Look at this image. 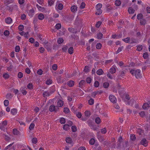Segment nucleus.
Returning a JSON list of instances; mask_svg holds the SVG:
<instances>
[{"label":"nucleus","instance_id":"nucleus-23","mask_svg":"<svg viewBox=\"0 0 150 150\" xmlns=\"http://www.w3.org/2000/svg\"><path fill=\"white\" fill-rule=\"evenodd\" d=\"M13 133L14 135H17L19 133V131L16 129H14L13 130Z\"/></svg>","mask_w":150,"mask_h":150},{"label":"nucleus","instance_id":"nucleus-29","mask_svg":"<svg viewBox=\"0 0 150 150\" xmlns=\"http://www.w3.org/2000/svg\"><path fill=\"white\" fill-rule=\"evenodd\" d=\"M88 103L89 105H92L94 103V100L93 98H90L88 100Z\"/></svg>","mask_w":150,"mask_h":150},{"label":"nucleus","instance_id":"nucleus-41","mask_svg":"<svg viewBox=\"0 0 150 150\" xmlns=\"http://www.w3.org/2000/svg\"><path fill=\"white\" fill-rule=\"evenodd\" d=\"M103 36V34L102 33H100L98 34L97 38L98 39H101L102 38Z\"/></svg>","mask_w":150,"mask_h":150},{"label":"nucleus","instance_id":"nucleus-26","mask_svg":"<svg viewBox=\"0 0 150 150\" xmlns=\"http://www.w3.org/2000/svg\"><path fill=\"white\" fill-rule=\"evenodd\" d=\"M66 122V121L64 118H61L60 119V122L62 124H64Z\"/></svg>","mask_w":150,"mask_h":150},{"label":"nucleus","instance_id":"nucleus-58","mask_svg":"<svg viewBox=\"0 0 150 150\" xmlns=\"http://www.w3.org/2000/svg\"><path fill=\"white\" fill-rule=\"evenodd\" d=\"M18 29L20 31H22L24 29L23 26L22 25H20L18 27Z\"/></svg>","mask_w":150,"mask_h":150},{"label":"nucleus","instance_id":"nucleus-54","mask_svg":"<svg viewBox=\"0 0 150 150\" xmlns=\"http://www.w3.org/2000/svg\"><path fill=\"white\" fill-rule=\"evenodd\" d=\"M33 86L32 84L30 83L27 85V88L29 89H32L33 88Z\"/></svg>","mask_w":150,"mask_h":150},{"label":"nucleus","instance_id":"nucleus-3","mask_svg":"<svg viewBox=\"0 0 150 150\" xmlns=\"http://www.w3.org/2000/svg\"><path fill=\"white\" fill-rule=\"evenodd\" d=\"M110 101L112 103H115L117 102V99L113 95H110L109 97Z\"/></svg>","mask_w":150,"mask_h":150},{"label":"nucleus","instance_id":"nucleus-18","mask_svg":"<svg viewBox=\"0 0 150 150\" xmlns=\"http://www.w3.org/2000/svg\"><path fill=\"white\" fill-rule=\"evenodd\" d=\"M70 126L68 125L67 124H65L64 125L63 129L67 131L69 129V127Z\"/></svg>","mask_w":150,"mask_h":150},{"label":"nucleus","instance_id":"nucleus-5","mask_svg":"<svg viewBox=\"0 0 150 150\" xmlns=\"http://www.w3.org/2000/svg\"><path fill=\"white\" fill-rule=\"evenodd\" d=\"M7 121H4L2 123H0V128L2 129L7 125Z\"/></svg>","mask_w":150,"mask_h":150},{"label":"nucleus","instance_id":"nucleus-25","mask_svg":"<svg viewBox=\"0 0 150 150\" xmlns=\"http://www.w3.org/2000/svg\"><path fill=\"white\" fill-rule=\"evenodd\" d=\"M68 52L70 54H72L73 52V48L72 47H71L68 49Z\"/></svg>","mask_w":150,"mask_h":150},{"label":"nucleus","instance_id":"nucleus-30","mask_svg":"<svg viewBox=\"0 0 150 150\" xmlns=\"http://www.w3.org/2000/svg\"><path fill=\"white\" fill-rule=\"evenodd\" d=\"M64 41V40L63 38H59L57 40V42L59 44L62 43Z\"/></svg>","mask_w":150,"mask_h":150},{"label":"nucleus","instance_id":"nucleus-8","mask_svg":"<svg viewBox=\"0 0 150 150\" xmlns=\"http://www.w3.org/2000/svg\"><path fill=\"white\" fill-rule=\"evenodd\" d=\"M64 102L62 100H59L57 102V105L59 107H61L63 106Z\"/></svg>","mask_w":150,"mask_h":150},{"label":"nucleus","instance_id":"nucleus-9","mask_svg":"<svg viewBox=\"0 0 150 150\" xmlns=\"http://www.w3.org/2000/svg\"><path fill=\"white\" fill-rule=\"evenodd\" d=\"M5 21L6 23L9 24L12 23V19L11 18L8 17L5 19Z\"/></svg>","mask_w":150,"mask_h":150},{"label":"nucleus","instance_id":"nucleus-46","mask_svg":"<svg viewBox=\"0 0 150 150\" xmlns=\"http://www.w3.org/2000/svg\"><path fill=\"white\" fill-rule=\"evenodd\" d=\"M20 50V47L19 46H16L15 48V51L16 52H18Z\"/></svg>","mask_w":150,"mask_h":150},{"label":"nucleus","instance_id":"nucleus-28","mask_svg":"<svg viewBox=\"0 0 150 150\" xmlns=\"http://www.w3.org/2000/svg\"><path fill=\"white\" fill-rule=\"evenodd\" d=\"M85 83V81L83 80H81L79 83V87H81Z\"/></svg>","mask_w":150,"mask_h":150},{"label":"nucleus","instance_id":"nucleus-27","mask_svg":"<svg viewBox=\"0 0 150 150\" xmlns=\"http://www.w3.org/2000/svg\"><path fill=\"white\" fill-rule=\"evenodd\" d=\"M115 4L116 6H118L121 4V2L119 0H116L115 1Z\"/></svg>","mask_w":150,"mask_h":150},{"label":"nucleus","instance_id":"nucleus-52","mask_svg":"<svg viewBox=\"0 0 150 150\" xmlns=\"http://www.w3.org/2000/svg\"><path fill=\"white\" fill-rule=\"evenodd\" d=\"M101 133L103 134H105L107 132L106 129L105 128H104L101 129Z\"/></svg>","mask_w":150,"mask_h":150},{"label":"nucleus","instance_id":"nucleus-11","mask_svg":"<svg viewBox=\"0 0 150 150\" xmlns=\"http://www.w3.org/2000/svg\"><path fill=\"white\" fill-rule=\"evenodd\" d=\"M67 85L69 87L73 86L74 84V81L71 80L67 82Z\"/></svg>","mask_w":150,"mask_h":150},{"label":"nucleus","instance_id":"nucleus-62","mask_svg":"<svg viewBox=\"0 0 150 150\" xmlns=\"http://www.w3.org/2000/svg\"><path fill=\"white\" fill-rule=\"evenodd\" d=\"M101 24V22L98 21L96 24V26L97 28H99Z\"/></svg>","mask_w":150,"mask_h":150},{"label":"nucleus","instance_id":"nucleus-38","mask_svg":"<svg viewBox=\"0 0 150 150\" xmlns=\"http://www.w3.org/2000/svg\"><path fill=\"white\" fill-rule=\"evenodd\" d=\"M52 82V80L51 79L47 80L46 81V83L47 85H50Z\"/></svg>","mask_w":150,"mask_h":150},{"label":"nucleus","instance_id":"nucleus-22","mask_svg":"<svg viewBox=\"0 0 150 150\" xmlns=\"http://www.w3.org/2000/svg\"><path fill=\"white\" fill-rule=\"evenodd\" d=\"M116 69L114 67H112L110 69V72L112 74L115 73L116 71Z\"/></svg>","mask_w":150,"mask_h":150},{"label":"nucleus","instance_id":"nucleus-13","mask_svg":"<svg viewBox=\"0 0 150 150\" xmlns=\"http://www.w3.org/2000/svg\"><path fill=\"white\" fill-rule=\"evenodd\" d=\"M150 106V103H144L142 106V107L144 109H147L148 107Z\"/></svg>","mask_w":150,"mask_h":150},{"label":"nucleus","instance_id":"nucleus-34","mask_svg":"<svg viewBox=\"0 0 150 150\" xmlns=\"http://www.w3.org/2000/svg\"><path fill=\"white\" fill-rule=\"evenodd\" d=\"M142 49V46L141 45H139L137 46V50L138 51H140Z\"/></svg>","mask_w":150,"mask_h":150},{"label":"nucleus","instance_id":"nucleus-20","mask_svg":"<svg viewBox=\"0 0 150 150\" xmlns=\"http://www.w3.org/2000/svg\"><path fill=\"white\" fill-rule=\"evenodd\" d=\"M66 141L67 143L69 144H71L72 142L71 139L70 137L67 138Z\"/></svg>","mask_w":150,"mask_h":150},{"label":"nucleus","instance_id":"nucleus-16","mask_svg":"<svg viewBox=\"0 0 150 150\" xmlns=\"http://www.w3.org/2000/svg\"><path fill=\"white\" fill-rule=\"evenodd\" d=\"M38 19L40 20H42L44 18V16L42 13H40L38 16Z\"/></svg>","mask_w":150,"mask_h":150},{"label":"nucleus","instance_id":"nucleus-42","mask_svg":"<svg viewBox=\"0 0 150 150\" xmlns=\"http://www.w3.org/2000/svg\"><path fill=\"white\" fill-rule=\"evenodd\" d=\"M85 115L86 117H88L90 115V113L89 111H86L84 112Z\"/></svg>","mask_w":150,"mask_h":150},{"label":"nucleus","instance_id":"nucleus-44","mask_svg":"<svg viewBox=\"0 0 150 150\" xmlns=\"http://www.w3.org/2000/svg\"><path fill=\"white\" fill-rule=\"evenodd\" d=\"M142 15L141 13L138 14L137 16V19L139 20L140 19L141 20V19H142Z\"/></svg>","mask_w":150,"mask_h":150},{"label":"nucleus","instance_id":"nucleus-59","mask_svg":"<svg viewBox=\"0 0 150 150\" xmlns=\"http://www.w3.org/2000/svg\"><path fill=\"white\" fill-rule=\"evenodd\" d=\"M9 104L8 101L7 100H5L4 101V104L6 106H8Z\"/></svg>","mask_w":150,"mask_h":150},{"label":"nucleus","instance_id":"nucleus-21","mask_svg":"<svg viewBox=\"0 0 150 150\" xmlns=\"http://www.w3.org/2000/svg\"><path fill=\"white\" fill-rule=\"evenodd\" d=\"M140 23L142 25H144L146 23V22L145 20L142 19L141 20Z\"/></svg>","mask_w":150,"mask_h":150},{"label":"nucleus","instance_id":"nucleus-35","mask_svg":"<svg viewBox=\"0 0 150 150\" xmlns=\"http://www.w3.org/2000/svg\"><path fill=\"white\" fill-rule=\"evenodd\" d=\"M149 57V55L147 52L143 54V57L144 59H147Z\"/></svg>","mask_w":150,"mask_h":150},{"label":"nucleus","instance_id":"nucleus-53","mask_svg":"<svg viewBox=\"0 0 150 150\" xmlns=\"http://www.w3.org/2000/svg\"><path fill=\"white\" fill-rule=\"evenodd\" d=\"M61 25L59 23L55 25V28L57 29H59L61 28Z\"/></svg>","mask_w":150,"mask_h":150},{"label":"nucleus","instance_id":"nucleus-55","mask_svg":"<svg viewBox=\"0 0 150 150\" xmlns=\"http://www.w3.org/2000/svg\"><path fill=\"white\" fill-rule=\"evenodd\" d=\"M35 125L33 123H31L29 127V129L30 130H32L34 128Z\"/></svg>","mask_w":150,"mask_h":150},{"label":"nucleus","instance_id":"nucleus-45","mask_svg":"<svg viewBox=\"0 0 150 150\" xmlns=\"http://www.w3.org/2000/svg\"><path fill=\"white\" fill-rule=\"evenodd\" d=\"M109 85V83L108 82H105L103 83V86L105 88H108Z\"/></svg>","mask_w":150,"mask_h":150},{"label":"nucleus","instance_id":"nucleus-17","mask_svg":"<svg viewBox=\"0 0 150 150\" xmlns=\"http://www.w3.org/2000/svg\"><path fill=\"white\" fill-rule=\"evenodd\" d=\"M103 71L101 69H99L96 71L97 74L99 75H101L103 74Z\"/></svg>","mask_w":150,"mask_h":150},{"label":"nucleus","instance_id":"nucleus-4","mask_svg":"<svg viewBox=\"0 0 150 150\" xmlns=\"http://www.w3.org/2000/svg\"><path fill=\"white\" fill-rule=\"evenodd\" d=\"M123 40L126 43H132L135 42L132 38L130 39L129 38L127 37L123 39Z\"/></svg>","mask_w":150,"mask_h":150},{"label":"nucleus","instance_id":"nucleus-43","mask_svg":"<svg viewBox=\"0 0 150 150\" xmlns=\"http://www.w3.org/2000/svg\"><path fill=\"white\" fill-rule=\"evenodd\" d=\"M101 44L100 43H97L96 45V48L97 49H100L101 47Z\"/></svg>","mask_w":150,"mask_h":150},{"label":"nucleus","instance_id":"nucleus-12","mask_svg":"<svg viewBox=\"0 0 150 150\" xmlns=\"http://www.w3.org/2000/svg\"><path fill=\"white\" fill-rule=\"evenodd\" d=\"M71 10L72 12H75L77 10V7L75 5L71 7Z\"/></svg>","mask_w":150,"mask_h":150},{"label":"nucleus","instance_id":"nucleus-50","mask_svg":"<svg viewBox=\"0 0 150 150\" xmlns=\"http://www.w3.org/2000/svg\"><path fill=\"white\" fill-rule=\"evenodd\" d=\"M122 49H123L122 47H120L116 51V54H117L118 53L120 52H121L122 51Z\"/></svg>","mask_w":150,"mask_h":150},{"label":"nucleus","instance_id":"nucleus-51","mask_svg":"<svg viewBox=\"0 0 150 150\" xmlns=\"http://www.w3.org/2000/svg\"><path fill=\"white\" fill-rule=\"evenodd\" d=\"M42 70L40 69L38 70L37 73L39 75H41L42 74Z\"/></svg>","mask_w":150,"mask_h":150},{"label":"nucleus","instance_id":"nucleus-1","mask_svg":"<svg viewBox=\"0 0 150 150\" xmlns=\"http://www.w3.org/2000/svg\"><path fill=\"white\" fill-rule=\"evenodd\" d=\"M130 72L133 75H134L137 79L140 78L142 77L141 71L140 69L131 70Z\"/></svg>","mask_w":150,"mask_h":150},{"label":"nucleus","instance_id":"nucleus-49","mask_svg":"<svg viewBox=\"0 0 150 150\" xmlns=\"http://www.w3.org/2000/svg\"><path fill=\"white\" fill-rule=\"evenodd\" d=\"M92 79L90 77H88L86 79L87 82L88 83H90Z\"/></svg>","mask_w":150,"mask_h":150},{"label":"nucleus","instance_id":"nucleus-10","mask_svg":"<svg viewBox=\"0 0 150 150\" xmlns=\"http://www.w3.org/2000/svg\"><path fill=\"white\" fill-rule=\"evenodd\" d=\"M52 94V93L48 91H45L43 93V95L44 97L49 96Z\"/></svg>","mask_w":150,"mask_h":150},{"label":"nucleus","instance_id":"nucleus-57","mask_svg":"<svg viewBox=\"0 0 150 150\" xmlns=\"http://www.w3.org/2000/svg\"><path fill=\"white\" fill-rule=\"evenodd\" d=\"M25 73L28 74L30 73V70L29 68H27L25 69Z\"/></svg>","mask_w":150,"mask_h":150},{"label":"nucleus","instance_id":"nucleus-56","mask_svg":"<svg viewBox=\"0 0 150 150\" xmlns=\"http://www.w3.org/2000/svg\"><path fill=\"white\" fill-rule=\"evenodd\" d=\"M72 131L73 132H75L76 130V127L75 126H72L71 127Z\"/></svg>","mask_w":150,"mask_h":150},{"label":"nucleus","instance_id":"nucleus-48","mask_svg":"<svg viewBox=\"0 0 150 150\" xmlns=\"http://www.w3.org/2000/svg\"><path fill=\"white\" fill-rule=\"evenodd\" d=\"M37 7L38 10H39L40 11H43V8L42 7H41V6H40L38 4L37 5Z\"/></svg>","mask_w":150,"mask_h":150},{"label":"nucleus","instance_id":"nucleus-39","mask_svg":"<svg viewBox=\"0 0 150 150\" xmlns=\"http://www.w3.org/2000/svg\"><path fill=\"white\" fill-rule=\"evenodd\" d=\"M63 7V5L61 4H59L58 6V8L60 10L62 9Z\"/></svg>","mask_w":150,"mask_h":150},{"label":"nucleus","instance_id":"nucleus-33","mask_svg":"<svg viewBox=\"0 0 150 150\" xmlns=\"http://www.w3.org/2000/svg\"><path fill=\"white\" fill-rule=\"evenodd\" d=\"M99 85V83L98 81H96L94 83V86L96 87H98Z\"/></svg>","mask_w":150,"mask_h":150},{"label":"nucleus","instance_id":"nucleus-19","mask_svg":"<svg viewBox=\"0 0 150 150\" xmlns=\"http://www.w3.org/2000/svg\"><path fill=\"white\" fill-rule=\"evenodd\" d=\"M55 106L53 105H51L49 108V110L51 112L55 110Z\"/></svg>","mask_w":150,"mask_h":150},{"label":"nucleus","instance_id":"nucleus-36","mask_svg":"<svg viewBox=\"0 0 150 150\" xmlns=\"http://www.w3.org/2000/svg\"><path fill=\"white\" fill-rule=\"evenodd\" d=\"M95 142V140L93 139H91L89 141V143L91 145H93L94 144Z\"/></svg>","mask_w":150,"mask_h":150},{"label":"nucleus","instance_id":"nucleus-15","mask_svg":"<svg viewBox=\"0 0 150 150\" xmlns=\"http://www.w3.org/2000/svg\"><path fill=\"white\" fill-rule=\"evenodd\" d=\"M20 90L23 94V95H25L26 94L27 92L24 88L21 87L20 88Z\"/></svg>","mask_w":150,"mask_h":150},{"label":"nucleus","instance_id":"nucleus-64","mask_svg":"<svg viewBox=\"0 0 150 150\" xmlns=\"http://www.w3.org/2000/svg\"><path fill=\"white\" fill-rule=\"evenodd\" d=\"M76 115L77 117L78 118H81V116H82V114L81 113L79 112H78V113H77L76 114Z\"/></svg>","mask_w":150,"mask_h":150},{"label":"nucleus","instance_id":"nucleus-61","mask_svg":"<svg viewBox=\"0 0 150 150\" xmlns=\"http://www.w3.org/2000/svg\"><path fill=\"white\" fill-rule=\"evenodd\" d=\"M9 34V31L7 30H6L4 32V34L5 36H8Z\"/></svg>","mask_w":150,"mask_h":150},{"label":"nucleus","instance_id":"nucleus-31","mask_svg":"<svg viewBox=\"0 0 150 150\" xmlns=\"http://www.w3.org/2000/svg\"><path fill=\"white\" fill-rule=\"evenodd\" d=\"M101 122V120L100 118L98 117H96L95 119V122H96L98 124H99Z\"/></svg>","mask_w":150,"mask_h":150},{"label":"nucleus","instance_id":"nucleus-40","mask_svg":"<svg viewBox=\"0 0 150 150\" xmlns=\"http://www.w3.org/2000/svg\"><path fill=\"white\" fill-rule=\"evenodd\" d=\"M90 71V69L88 66H85L84 69V71L86 72H88Z\"/></svg>","mask_w":150,"mask_h":150},{"label":"nucleus","instance_id":"nucleus-7","mask_svg":"<svg viewBox=\"0 0 150 150\" xmlns=\"http://www.w3.org/2000/svg\"><path fill=\"white\" fill-rule=\"evenodd\" d=\"M34 10L33 9L29 10L28 13V15L30 17H32L34 14Z\"/></svg>","mask_w":150,"mask_h":150},{"label":"nucleus","instance_id":"nucleus-63","mask_svg":"<svg viewBox=\"0 0 150 150\" xmlns=\"http://www.w3.org/2000/svg\"><path fill=\"white\" fill-rule=\"evenodd\" d=\"M130 139L132 140H134L136 139L135 135L134 134H131L130 136Z\"/></svg>","mask_w":150,"mask_h":150},{"label":"nucleus","instance_id":"nucleus-60","mask_svg":"<svg viewBox=\"0 0 150 150\" xmlns=\"http://www.w3.org/2000/svg\"><path fill=\"white\" fill-rule=\"evenodd\" d=\"M85 4L84 2H82L80 6V8H85Z\"/></svg>","mask_w":150,"mask_h":150},{"label":"nucleus","instance_id":"nucleus-47","mask_svg":"<svg viewBox=\"0 0 150 150\" xmlns=\"http://www.w3.org/2000/svg\"><path fill=\"white\" fill-rule=\"evenodd\" d=\"M64 112L65 113H68L69 112V109L67 108H64Z\"/></svg>","mask_w":150,"mask_h":150},{"label":"nucleus","instance_id":"nucleus-2","mask_svg":"<svg viewBox=\"0 0 150 150\" xmlns=\"http://www.w3.org/2000/svg\"><path fill=\"white\" fill-rule=\"evenodd\" d=\"M102 7V4L99 3L96 6V15H99L102 13V10L101 9Z\"/></svg>","mask_w":150,"mask_h":150},{"label":"nucleus","instance_id":"nucleus-24","mask_svg":"<svg viewBox=\"0 0 150 150\" xmlns=\"http://www.w3.org/2000/svg\"><path fill=\"white\" fill-rule=\"evenodd\" d=\"M128 11L129 13H133L134 12V10L131 7H130L128 9Z\"/></svg>","mask_w":150,"mask_h":150},{"label":"nucleus","instance_id":"nucleus-32","mask_svg":"<svg viewBox=\"0 0 150 150\" xmlns=\"http://www.w3.org/2000/svg\"><path fill=\"white\" fill-rule=\"evenodd\" d=\"M3 76L5 79H7L9 78V75L7 73H5L3 75Z\"/></svg>","mask_w":150,"mask_h":150},{"label":"nucleus","instance_id":"nucleus-14","mask_svg":"<svg viewBox=\"0 0 150 150\" xmlns=\"http://www.w3.org/2000/svg\"><path fill=\"white\" fill-rule=\"evenodd\" d=\"M11 112L13 115H16L17 113V110L15 108L12 109L11 110Z\"/></svg>","mask_w":150,"mask_h":150},{"label":"nucleus","instance_id":"nucleus-6","mask_svg":"<svg viewBox=\"0 0 150 150\" xmlns=\"http://www.w3.org/2000/svg\"><path fill=\"white\" fill-rule=\"evenodd\" d=\"M141 144L145 146H146L148 145V142L146 139H144L141 142Z\"/></svg>","mask_w":150,"mask_h":150},{"label":"nucleus","instance_id":"nucleus-37","mask_svg":"<svg viewBox=\"0 0 150 150\" xmlns=\"http://www.w3.org/2000/svg\"><path fill=\"white\" fill-rule=\"evenodd\" d=\"M23 76V74L21 72H19L18 73V78H21Z\"/></svg>","mask_w":150,"mask_h":150}]
</instances>
